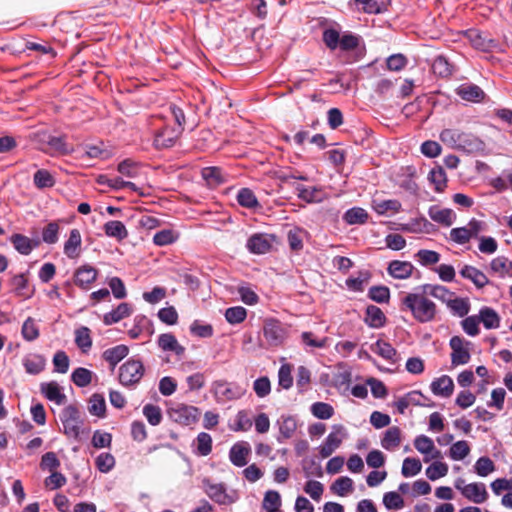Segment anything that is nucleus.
I'll list each match as a JSON object with an SVG mask.
<instances>
[{
	"label": "nucleus",
	"instance_id": "nucleus-46",
	"mask_svg": "<svg viewBox=\"0 0 512 512\" xmlns=\"http://www.w3.org/2000/svg\"><path fill=\"white\" fill-rule=\"evenodd\" d=\"M432 70L438 77L448 78L453 73V65L449 62L447 57L439 55L432 63Z\"/></svg>",
	"mask_w": 512,
	"mask_h": 512
},
{
	"label": "nucleus",
	"instance_id": "nucleus-52",
	"mask_svg": "<svg viewBox=\"0 0 512 512\" xmlns=\"http://www.w3.org/2000/svg\"><path fill=\"white\" fill-rule=\"evenodd\" d=\"M368 297L379 304L388 303L390 300V289L385 285H374L369 288Z\"/></svg>",
	"mask_w": 512,
	"mask_h": 512
},
{
	"label": "nucleus",
	"instance_id": "nucleus-43",
	"mask_svg": "<svg viewBox=\"0 0 512 512\" xmlns=\"http://www.w3.org/2000/svg\"><path fill=\"white\" fill-rule=\"evenodd\" d=\"M446 305L453 315L460 318L465 317L471 308L469 299L462 297H456L455 299L449 297L446 301Z\"/></svg>",
	"mask_w": 512,
	"mask_h": 512
},
{
	"label": "nucleus",
	"instance_id": "nucleus-7",
	"mask_svg": "<svg viewBox=\"0 0 512 512\" xmlns=\"http://www.w3.org/2000/svg\"><path fill=\"white\" fill-rule=\"evenodd\" d=\"M182 129L179 126L164 125L155 130L153 137V146L157 150H164L175 145L177 139L181 136Z\"/></svg>",
	"mask_w": 512,
	"mask_h": 512
},
{
	"label": "nucleus",
	"instance_id": "nucleus-47",
	"mask_svg": "<svg viewBox=\"0 0 512 512\" xmlns=\"http://www.w3.org/2000/svg\"><path fill=\"white\" fill-rule=\"evenodd\" d=\"M88 411L98 418L106 417V402L102 394L94 393L89 399Z\"/></svg>",
	"mask_w": 512,
	"mask_h": 512
},
{
	"label": "nucleus",
	"instance_id": "nucleus-12",
	"mask_svg": "<svg viewBox=\"0 0 512 512\" xmlns=\"http://www.w3.org/2000/svg\"><path fill=\"white\" fill-rule=\"evenodd\" d=\"M274 240L273 234L255 233L247 239L246 248L251 254H266L271 250Z\"/></svg>",
	"mask_w": 512,
	"mask_h": 512
},
{
	"label": "nucleus",
	"instance_id": "nucleus-36",
	"mask_svg": "<svg viewBox=\"0 0 512 512\" xmlns=\"http://www.w3.org/2000/svg\"><path fill=\"white\" fill-rule=\"evenodd\" d=\"M10 284L13 286V292L15 293V295L21 296L24 299H30L33 297L35 288H32L30 291H28L29 282L25 274L20 273L14 275L10 279Z\"/></svg>",
	"mask_w": 512,
	"mask_h": 512
},
{
	"label": "nucleus",
	"instance_id": "nucleus-16",
	"mask_svg": "<svg viewBox=\"0 0 512 512\" xmlns=\"http://www.w3.org/2000/svg\"><path fill=\"white\" fill-rule=\"evenodd\" d=\"M414 447L419 453L424 455L425 462L441 457V452L435 448L433 440L424 434L415 437Z\"/></svg>",
	"mask_w": 512,
	"mask_h": 512
},
{
	"label": "nucleus",
	"instance_id": "nucleus-20",
	"mask_svg": "<svg viewBox=\"0 0 512 512\" xmlns=\"http://www.w3.org/2000/svg\"><path fill=\"white\" fill-rule=\"evenodd\" d=\"M415 267L409 261L392 260L387 267L388 274L394 279L404 280L413 276Z\"/></svg>",
	"mask_w": 512,
	"mask_h": 512
},
{
	"label": "nucleus",
	"instance_id": "nucleus-63",
	"mask_svg": "<svg viewBox=\"0 0 512 512\" xmlns=\"http://www.w3.org/2000/svg\"><path fill=\"white\" fill-rule=\"evenodd\" d=\"M224 316L229 324H240L246 319L247 310L242 306L229 307L226 309Z\"/></svg>",
	"mask_w": 512,
	"mask_h": 512
},
{
	"label": "nucleus",
	"instance_id": "nucleus-13",
	"mask_svg": "<svg viewBox=\"0 0 512 512\" xmlns=\"http://www.w3.org/2000/svg\"><path fill=\"white\" fill-rule=\"evenodd\" d=\"M464 344L470 345V342L460 336H453L449 340V346L452 349L451 362L453 365H465L470 361L471 354L464 347Z\"/></svg>",
	"mask_w": 512,
	"mask_h": 512
},
{
	"label": "nucleus",
	"instance_id": "nucleus-37",
	"mask_svg": "<svg viewBox=\"0 0 512 512\" xmlns=\"http://www.w3.org/2000/svg\"><path fill=\"white\" fill-rule=\"evenodd\" d=\"M342 219L347 225H363L367 223L369 214L364 208L355 206L347 209Z\"/></svg>",
	"mask_w": 512,
	"mask_h": 512
},
{
	"label": "nucleus",
	"instance_id": "nucleus-4",
	"mask_svg": "<svg viewBox=\"0 0 512 512\" xmlns=\"http://www.w3.org/2000/svg\"><path fill=\"white\" fill-rule=\"evenodd\" d=\"M202 486L207 496L218 505L228 506L239 500V493L235 489L227 490L224 483L214 484L209 478L202 480Z\"/></svg>",
	"mask_w": 512,
	"mask_h": 512
},
{
	"label": "nucleus",
	"instance_id": "nucleus-40",
	"mask_svg": "<svg viewBox=\"0 0 512 512\" xmlns=\"http://www.w3.org/2000/svg\"><path fill=\"white\" fill-rule=\"evenodd\" d=\"M104 233L107 237L122 241L128 237V231L123 222L118 220L107 221L103 225Z\"/></svg>",
	"mask_w": 512,
	"mask_h": 512
},
{
	"label": "nucleus",
	"instance_id": "nucleus-8",
	"mask_svg": "<svg viewBox=\"0 0 512 512\" xmlns=\"http://www.w3.org/2000/svg\"><path fill=\"white\" fill-rule=\"evenodd\" d=\"M212 391L218 403L240 399L244 390L237 383L218 380L213 383Z\"/></svg>",
	"mask_w": 512,
	"mask_h": 512
},
{
	"label": "nucleus",
	"instance_id": "nucleus-29",
	"mask_svg": "<svg viewBox=\"0 0 512 512\" xmlns=\"http://www.w3.org/2000/svg\"><path fill=\"white\" fill-rule=\"evenodd\" d=\"M463 496L476 504H481L487 499L488 492L484 483L474 482L466 485Z\"/></svg>",
	"mask_w": 512,
	"mask_h": 512
},
{
	"label": "nucleus",
	"instance_id": "nucleus-55",
	"mask_svg": "<svg viewBox=\"0 0 512 512\" xmlns=\"http://www.w3.org/2000/svg\"><path fill=\"white\" fill-rule=\"evenodd\" d=\"M373 209L379 215H384L389 210L398 213L402 209V204L396 199L373 201Z\"/></svg>",
	"mask_w": 512,
	"mask_h": 512
},
{
	"label": "nucleus",
	"instance_id": "nucleus-28",
	"mask_svg": "<svg viewBox=\"0 0 512 512\" xmlns=\"http://www.w3.org/2000/svg\"><path fill=\"white\" fill-rule=\"evenodd\" d=\"M430 389L436 396L449 397L454 391V383L450 376L442 375L431 382Z\"/></svg>",
	"mask_w": 512,
	"mask_h": 512
},
{
	"label": "nucleus",
	"instance_id": "nucleus-9",
	"mask_svg": "<svg viewBox=\"0 0 512 512\" xmlns=\"http://www.w3.org/2000/svg\"><path fill=\"white\" fill-rule=\"evenodd\" d=\"M347 435V429L342 424L333 425L331 432L318 447L320 456L322 458L329 457L341 445Z\"/></svg>",
	"mask_w": 512,
	"mask_h": 512
},
{
	"label": "nucleus",
	"instance_id": "nucleus-27",
	"mask_svg": "<svg viewBox=\"0 0 512 512\" xmlns=\"http://www.w3.org/2000/svg\"><path fill=\"white\" fill-rule=\"evenodd\" d=\"M9 241L13 244L14 249L21 255H29L36 247H38L39 242L37 240H31L29 237L15 233L10 238Z\"/></svg>",
	"mask_w": 512,
	"mask_h": 512
},
{
	"label": "nucleus",
	"instance_id": "nucleus-23",
	"mask_svg": "<svg viewBox=\"0 0 512 512\" xmlns=\"http://www.w3.org/2000/svg\"><path fill=\"white\" fill-rule=\"evenodd\" d=\"M157 344L163 351L173 352L181 357L185 353V347L179 344L177 338L172 333H162L158 336Z\"/></svg>",
	"mask_w": 512,
	"mask_h": 512
},
{
	"label": "nucleus",
	"instance_id": "nucleus-25",
	"mask_svg": "<svg viewBox=\"0 0 512 512\" xmlns=\"http://www.w3.org/2000/svg\"><path fill=\"white\" fill-rule=\"evenodd\" d=\"M478 319L486 330L497 329L500 327L501 317L499 313L490 306H482L479 309Z\"/></svg>",
	"mask_w": 512,
	"mask_h": 512
},
{
	"label": "nucleus",
	"instance_id": "nucleus-59",
	"mask_svg": "<svg viewBox=\"0 0 512 512\" xmlns=\"http://www.w3.org/2000/svg\"><path fill=\"white\" fill-rule=\"evenodd\" d=\"M448 465L445 462L434 461L426 468V476L431 481H436L448 473Z\"/></svg>",
	"mask_w": 512,
	"mask_h": 512
},
{
	"label": "nucleus",
	"instance_id": "nucleus-14",
	"mask_svg": "<svg viewBox=\"0 0 512 512\" xmlns=\"http://www.w3.org/2000/svg\"><path fill=\"white\" fill-rule=\"evenodd\" d=\"M485 149V143L476 135L468 132L460 133L456 150L466 154H477Z\"/></svg>",
	"mask_w": 512,
	"mask_h": 512
},
{
	"label": "nucleus",
	"instance_id": "nucleus-15",
	"mask_svg": "<svg viewBox=\"0 0 512 512\" xmlns=\"http://www.w3.org/2000/svg\"><path fill=\"white\" fill-rule=\"evenodd\" d=\"M276 426L279 429V434L276 436L278 443H284L285 440L290 439L297 429V419L293 415H281L276 421Z\"/></svg>",
	"mask_w": 512,
	"mask_h": 512
},
{
	"label": "nucleus",
	"instance_id": "nucleus-41",
	"mask_svg": "<svg viewBox=\"0 0 512 512\" xmlns=\"http://www.w3.org/2000/svg\"><path fill=\"white\" fill-rule=\"evenodd\" d=\"M428 180L434 185V190L438 193L443 192L447 187V175L444 168L440 165H436L430 170Z\"/></svg>",
	"mask_w": 512,
	"mask_h": 512
},
{
	"label": "nucleus",
	"instance_id": "nucleus-48",
	"mask_svg": "<svg viewBox=\"0 0 512 512\" xmlns=\"http://www.w3.org/2000/svg\"><path fill=\"white\" fill-rule=\"evenodd\" d=\"M93 372L84 367H77L71 373V381L79 388H84L92 382Z\"/></svg>",
	"mask_w": 512,
	"mask_h": 512
},
{
	"label": "nucleus",
	"instance_id": "nucleus-60",
	"mask_svg": "<svg viewBox=\"0 0 512 512\" xmlns=\"http://www.w3.org/2000/svg\"><path fill=\"white\" fill-rule=\"evenodd\" d=\"M75 343L83 351L86 352L92 347V339L90 336V329L86 326H81L75 331Z\"/></svg>",
	"mask_w": 512,
	"mask_h": 512
},
{
	"label": "nucleus",
	"instance_id": "nucleus-54",
	"mask_svg": "<svg viewBox=\"0 0 512 512\" xmlns=\"http://www.w3.org/2000/svg\"><path fill=\"white\" fill-rule=\"evenodd\" d=\"M142 413L151 426H157L162 422L163 414L158 405L148 403L144 405Z\"/></svg>",
	"mask_w": 512,
	"mask_h": 512
},
{
	"label": "nucleus",
	"instance_id": "nucleus-51",
	"mask_svg": "<svg viewBox=\"0 0 512 512\" xmlns=\"http://www.w3.org/2000/svg\"><path fill=\"white\" fill-rule=\"evenodd\" d=\"M201 175L209 184L220 185L225 182V176L220 167L208 166L202 169Z\"/></svg>",
	"mask_w": 512,
	"mask_h": 512
},
{
	"label": "nucleus",
	"instance_id": "nucleus-57",
	"mask_svg": "<svg viewBox=\"0 0 512 512\" xmlns=\"http://www.w3.org/2000/svg\"><path fill=\"white\" fill-rule=\"evenodd\" d=\"M310 411L314 417L320 420H328L334 415V408L329 403L315 402L311 405Z\"/></svg>",
	"mask_w": 512,
	"mask_h": 512
},
{
	"label": "nucleus",
	"instance_id": "nucleus-31",
	"mask_svg": "<svg viewBox=\"0 0 512 512\" xmlns=\"http://www.w3.org/2000/svg\"><path fill=\"white\" fill-rule=\"evenodd\" d=\"M428 215L433 221L446 227H450L456 219L455 213L450 208L440 209L437 205L429 207Z\"/></svg>",
	"mask_w": 512,
	"mask_h": 512
},
{
	"label": "nucleus",
	"instance_id": "nucleus-34",
	"mask_svg": "<svg viewBox=\"0 0 512 512\" xmlns=\"http://www.w3.org/2000/svg\"><path fill=\"white\" fill-rule=\"evenodd\" d=\"M129 353L127 345L119 344L114 347L106 349L102 353V358L108 362L110 367L114 369Z\"/></svg>",
	"mask_w": 512,
	"mask_h": 512
},
{
	"label": "nucleus",
	"instance_id": "nucleus-44",
	"mask_svg": "<svg viewBox=\"0 0 512 512\" xmlns=\"http://www.w3.org/2000/svg\"><path fill=\"white\" fill-rule=\"evenodd\" d=\"M401 442V430L397 426L389 427L383 438L381 439V446L385 450H392L399 446Z\"/></svg>",
	"mask_w": 512,
	"mask_h": 512
},
{
	"label": "nucleus",
	"instance_id": "nucleus-19",
	"mask_svg": "<svg viewBox=\"0 0 512 512\" xmlns=\"http://www.w3.org/2000/svg\"><path fill=\"white\" fill-rule=\"evenodd\" d=\"M40 392L49 401L57 405H63L66 402V395L63 388L56 381L42 382Z\"/></svg>",
	"mask_w": 512,
	"mask_h": 512
},
{
	"label": "nucleus",
	"instance_id": "nucleus-50",
	"mask_svg": "<svg viewBox=\"0 0 512 512\" xmlns=\"http://www.w3.org/2000/svg\"><path fill=\"white\" fill-rule=\"evenodd\" d=\"M179 238V233L172 229H162L156 232L153 236V243L156 246H167L176 242Z\"/></svg>",
	"mask_w": 512,
	"mask_h": 512
},
{
	"label": "nucleus",
	"instance_id": "nucleus-21",
	"mask_svg": "<svg viewBox=\"0 0 512 512\" xmlns=\"http://www.w3.org/2000/svg\"><path fill=\"white\" fill-rule=\"evenodd\" d=\"M41 142L46 143L51 152L61 155H69L73 152L72 147L66 142L65 136H53L44 133L41 136Z\"/></svg>",
	"mask_w": 512,
	"mask_h": 512
},
{
	"label": "nucleus",
	"instance_id": "nucleus-17",
	"mask_svg": "<svg viewBox=\"0 0 512 512\" xmlns=\"http://www.w3.org/2000/svg\"><path fill=\"white\" fill-rule=\"evenodd\" d=\"M363 322L369 328L380 329L387 324V317L381 308L370 304L365 308Z\"/></svg>",
	"mask_w": 512,
	"mask_h": 512
},
{
	"label": "nucleus",
	"instance_id": "nucleus-62",
	"mask_svg": "<svg viewBox=\"0 0 512 512\" xmlns=\"http://www.w3.org/2000/svg\"><path fill=\"white\" fill-rule=\"evenodd\" d=\"M470 453V446L467 441L459 440L453 443L449 450V457L454 461L463 460Z\"/></svg>",
	"mask_w": 512,
	"mask_h": 512
},
{
	"label": "nucleus",
	"instance_id": "nucleus-58",
	"mask_svg": "<svg viewBox=\"0 0 512 512\" xmlns=\"http://www.w3.org/2000/svg\"><path fill=\"white\" fill-rule=\"evenodd\" d=\"M421 469L422 463L420 459L414 457H406L403 460L401 474L406 478L413 477L419 474Z\"/></svg>",
	"mask_w": 512,
	"mask_h": 512
},
{
	"label": "nucleus",
	"instance_id": "nucleus-11",
	"mask_svg": "<svg viewBox=\"0 0 512 512\" xmlns=\"http://www.w3.org/2000/svg\"><path fill=\"white\" fill-rule=\"evenodd\" d=\"M199 408L192 405L179 404L169 410L170 418L181 425L189 426L195 424L200 416Z\"/></svg>",
	"mask_w": 512,
	"mask_h": 512
},
{
	"label": "nucleus",
	"instance_id": "nucleus-6",
	"mask_svg": "<svg viewBox=\"0 0 512 512\" xmlns=\"http://www.w3.org/2000/svg\"><path fill=\"white\" fill-rule=\"evenodd\" d=\"M464 37L470 42L471 46L482 52L499 51V41L489 37L486 33L478 29L470 28L463 31Z\"/></svg>",
	"mask_w": 512,
	"mask_h": 512
},
{
	"label": "nucleus",
	"instance_id": "nucleus-42",
	"mask_svg": "<svg viewBox=\"0 0 512 512\" xmlns=\"http://www.w3.org/2000/svg\"><path fill=\"white\" fill-rule=\"evenodd\" d=\"M370 349L385 360L394 362L397 356V350L389 342L382 339H378L371 344Z\"/></svg>",
	"mask_w": 512,
	"mask_h": 512
},
{
	"label": "nucleus",
	"instance_id": "nucleus-26",
	"mask_svg": "<svg viewBox=\"0 0 512 512\" xmlns=\"http://www.w3.org/2000/svg\"><path fill=\"white\" fill-rule=\"evenodd\" d=\"M132 312V305L122 302L116 308L103 315V323L107 326L118 323L122 319L129 317Z\"/></svg>",
	"mask_w": 512,
	"mask_h": 512
},
{
	"label": "nucleus",
	"instance_id": "nucleus-22",
	"mask_svg": "<svg viewBox=\"0 0 512 512\" xmlns=\"http://www.w3.org/2000/svg\"><path fill=\"white\" fill-rule=\"evenodd\" d=\"M457 95L465 100L480 103L485 99V92L476 84H462L456 90Z\"/></svg>",
	"mask_w": 512,
	"mask_h": 512
},
{
	"label": "nucleus",
	"instance_id": "nucleus-18",
	"mask_svg": "<svg viewBox=\"0 0 512 512\" xmlns=\"http://www.w3.org/2000/svg\"><path fill=\"white\" fill-rule=\"evenodd\" d=\"M98 270L91 265L85 264L75 270L74 283L82 288L89 289L90 285L97 279Z\"/></svg>",
	"mask_w": 512,
	"mask_h": 512
},
{
	"label": "nucleus",
	"instance_id": "nucleus-2",
	"mask_svg": "<svg viewBox=\"0 0 512 512\" xmlns=\"http://www.w3.org/2000/svg\"><path fill=\"white\" fill-rule=\"evenodd\" d=\"M399 309L402 312L409 311L419 323L433 321L437 313L436 304L417 290L400 299Z\"/></svg>",
	"mask_w": 512,
	"mask_h": 512
},
{
	"label": "nucleus",
	"instance_id": "nucleus-39",
	"mask_svg": "<svg viewBox=\"0 0 512 512\" xmlns=\"http://www.w3.org/2000/svg\"><path fill=\"white\" fill-rule=\"evenodd\" d=\"M82 238L81 233L78 229H72L69 234V238L65 241L63 251L64 254L73 259L78 256V250L81 247Z\"/></svg>",
	"mask_w": 512,
	"mask_h": 512
},
{
	"label": "nucleus",
	"instance_id": "nucleus-61",
	"mask_svg": "<svg viewBox=\"0 0 512 512\" xmlns=\"http://www.w3.org/2000/svg\"><path fill=\"white\" fill-rule=\"evenodd\" d=\"M495 464L488 456L479 457L474 464V472L480 477H486L495 471Z\"/></svg>",
	"mask_w": 512,
	"mask_h": 512
},
{
	"label": "nucleus",
	"instance_id": "nucleus-49",
	"mask_svg": "<svg viewBox=\"0 0 512 512\" xmlns=\"http://www.w3.org/2000/svg\"><path fill=\"white\" fill-rule=\"evenodd\" d=\"M33 183L38 189H45L53 187L56 180L50 171L39 169L33 175Z\"/></svg>",
	"mask_w": 512,
	"mask_h": 512
},
{
	"label": "nucleus",
	"instance_id": "nucleus-64",
	"mask_svg": "<svg viewBox=\"0 0 512 512\" xmlns=\"http://www.w3.org/2000/svg\"><path fill=\"white\" fill-rule=\"evenodd\" d=\"M190 333L193 336H197L199 338H209L213 336L214 329L211 324L203 323L200 320H194L190 325Z\"/></svg>",
	"mask_w": 512,
	"mask_h": 512
},
{
	"label": "nucleus",
	"instance_id": "nucleus-35",
	"mask_svg": "<svg viewBox=\"0 0 512 512\" xmlns=\"http://www.w3.org/2000/svg\"><path fill=\"white\" fill-rule=\"evenodd\" d=\"M22 363L26 373L30 375H38L45 369L46 359L41 354L31 353L23 358Z\"/></svg>",
	"mask_w": 512,
	"mask_h": 512
},
{
	"label": "nucleus",
	"instance_id": "nucleus-1",
	"mask_svg": "<svg viewBox=\"0 0 512 512\" xmlns=\"http://www.w3.org/2000/svg\"><path fill=\"white\" fill-rule=\"evenodd\" d=\"M322 41L331 51L340 49L342 52H351L352 60H348V63L358 62L366 55V45L363 37L352 31L340 33L336 28L328 27L322 32Z\"/></svg>",
	"mask_w": 512,
	"mask_h": 512
},
{
	"label": "nucleus",
	"instance_id": "nucleus-5",
	"mask_svg": "<svg viewBox=\"0 0 512 512\" xmlns=\"http://www.w3.org/2000/svg\"><path fill=\"white\" fill-rule=\"evenodd\" d=\"M145 373L143 362L134 357L126 360L119 368V382L126 386H134L140 382Z\"/></svg>",
	"mask_w": 512,
	"mask_h": 512
},
{
	"label": "nucleus",
	"instance_id": "nucleus-32",
	"mask_svg": "<svg viewBox=\"0 0 512 512\" xmlns=\"http://www.w3.org/2000/svg\"><path fill=\"white\" fill-rule=\"evenodd\" d=\"M459 273L463 278L472 281L478 289H482L490 283L488 277L481 270L471 265H465Z\"/></svg>",
	"mask_w": 512,
	"mask_h": 512
},
{
	"label": "nucleus",
	"instance_id": "nucleus-38",
	"mask_svg": "<svg viewBox=\"0 0 512 512\" xmlns=\"http://www.w3.org/2000/svg\"><path fill=\"white\" fill-rule=\"evenodd\" d=\"M357 5H361V10L366 14H382L387 11L391 0H354Z\"/></svg>",
	"mask_w": 512,
	"mask_h": 512
},
{
	"label": "nucleus",
	"instance_id": "nucleus-53",
	"mask_svg": "<svg viewBox=\"0 0 512 512\" xmlns=\"http://www.w3.org/2000/svg\"><path fill=\"white\" fill-rule=\"evenodd\" d=\"M353 484L354 482L350 477L341 476L331 484L330 489L334 494L343 497L353 490Z\"/></svg>",
	"mask_w": 512,
	"mask_h": 512
},
{
	"label": "nucleus",
	"instance_id": "nucleus-56",
	"mask_svg": "<svg viewBox=\"0 0 512 512\" xmlns=\"http://www.w3.org/2000/svg\"><path fill=\"white\" fill-rule=\"evenodd\" d=\"M21 335L24 340L32 342L40 335L39 327L32 317H28L22 324Z\"/></svg>",
	"mask_w": 512,
	"mask_h": 512
},
{
	"label": "nucleus",
	"instance_id": "nucleus-10",
	"mask_svg": "<svg viewBox=\"0 0 512 512\" xmlns=\"http://www.w3.org/2000/svg\"><path fill=\"white\" fill-rule=\"evenodd\" d=\"M263 335L270 346H281L287 338V329L275 318H269L264 322Z\"/></svg>",
	"mask_w": 512,
	"mask_h": 512
},
{
	"label": "nucleus",
	"instance_id": "nucleus-3",
	"mask_svg": "<svg viewBox=\"0 0 512 512\" xmlns=\"http://www.w3.org/2000/svg\"><path fill=\"white\" fill-rule=\"evenodd\" d=\"M60 421L63 426V433L74 440H79L81 434L88 435L90 428H82L84 419L81 412L75 405L66 406L60 413Z\"/></svg>",
	"mask_w": 512,
	"mask_h": 512
},
{
	"label": "nucleus",
	"instance_id": "nucleus-24",
	"mask_svg": "<svg viewBox=\"0 0 512 512\" xmlns=\"http://www.w3.org/2000/svg\"><path fill=\"white\" fill-rule=\"evenodd\" d=\"M251 449L248 443L237 442L229 450V459L236 467H244Z\"/></svg>",
	"mask_w": 512,
	"mask_h": 512
},
{
	"label": "nucleus",
	"instance_id": "nucleus-45",
	"mask_svg": "<svg viewBox=\"0 0 512 512\" xmlns=\"http://www.w3.org/2000/svg\"><path fill=\"white\" fill-rule=\"evenodd\" d=\"M236 199L241 207L248 209H256L260 207V203L255 193L250 188H241L237 193Z\"/></svg>",
	"mask_w": 512,
	"mask_h": 512
},
{
	"label": "nucleus",
	"instance_id": "nucleus-30",
	"mask_svg": "<svg viewBox=\"0 0 512 512\" xmlns=\"http://www.w3.org/2000/svg\"><path fill=\"white\" fill-rule=\"evenodd\" d=\"M143 332L152 335L154 333V325L145 315L138 314L134 317V325L128 331V335L131 339H138Z\"/></svg>",
	"mask_w": 512,
	"mask_h": 512
},
{
	"label": "nucleus",
	"instance_id": "nucleus-33",
	"mask_svg": "<svg viewBox=\"0 0 512 512\" xmlns=\"http://www.w3.org/2000/svg\"><path fill=\"white\" fill-rule=\"evenodd\" d=\"M420 293L430 295L436 299L446 303L449 297L453 296L454 293L447 287L438 284H423L415 288Z\"/></svg>",
	"mask_w": 512,
	"mask_h": 512
}]
</instances>
